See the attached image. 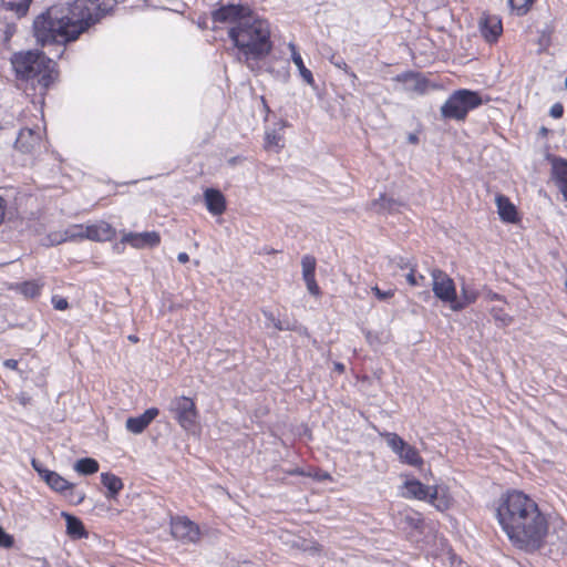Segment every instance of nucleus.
Masks as SVG:
<instances>
[{
    "label": "nucleus",
    "mask_w": 567,
    "mask_h": 567,
    "mask_svg": "<svg viewBox=\"0 0 567 567\" xmlns=\"http://www.w3.org/2000/svg\"><path fill=\"white\" fill-rule=\"evenodd\" d=\"M496 518L515 548L533 554L546 545L549 534L548 516L523 491L511 489L498 498Z\"/></svg>",
    "instance_id": "obj_1"
},
{
    "label": "nucleus",
    "mask_w": 567,
    "mask_h": 567,
    "mask_svg": "<svg viewBox=\"0 0 567 567\" xmlns=\"http://www.w3.org/2000/svg\"><path fill=\"white\" fill-rule=\"evenodd\" d=\"M213 20L228 25L227 34L237 50V60L250 70L271 52L270 25L249 6H221L213 12Z\"/></svg>",
    "instance_id": "obj_2"
},
{
    "label": "nucleus",
    "mask_w": 567,
    "mask_h": 567,
    "mask_svg": "<svg viewBox=\"0 0 567 567\" xmlns=\"http://www.w3.org/2000/svg\"><path fill=\"white\" fill-rule=\"evenodd\" d=\"M112 7L100 0H74L69 7H51L33 22V33L42 47L76 40Z\"/></svg>",
    "instance_id": "obj_3"
},
{
    "label": "nucleus",
    "mask_w": 567,
    "mask_h": 567,
    "mask_svg": "<svg viewBox=\"0 0 567 567\" xmlns=\"http://www.w3.org/2000/svg\"><path fill=\"white\" fill-rule=\"evenodd\" d=\"M11 64L17 78L37 81L44 90L54 81L55 63L40 51L17 52L11 58Z\"/></svg>",
    "instance_id": "obj_4"
},
{
    "label": "nucleus",
    "mask_w": 567,
    "mask_h": 567,
    "mask_svg": "<svg viewBox=\"0 0 567 567\" xmlns=\"http://www.w3.org/2000/svg\"><path fill=\"white\" fill-rule=\"evenodd\" d=\"M402 488L403 497L427 502L440 512L449 509L453 502L447 488L441 486H429L416 478L406 480Z\"/></svg>",
    "instance_id": "obj_5"
},
{
    "label": "nucleus",
    "mask_w": 567,
    "mask_h": 567,
    "mask_svg": "<svg viewBox=\"0 0 567 567\" xmlns=\"http://www.w3.org/2000/svg\"><path fill=\"white\" fill-rule=\"evenodd\" d=\"M482 104V97L477 92L461 89L454 91L441 106V115L444 118L463 121L467 113Z\"/></svg>",
    "instance_id": "obj_6"
},
{
    "label": "nucleus",
    "mask_w": 567,
    "mask_h": 567,
    "mask_svg": "<svg viewBox=\"0 0 567 567\" xmlns=\"http://www.w3.org/2000/svg\"><path fill=\"white\" fill-rule=\"evenodd\" d=\"M177 423L187 432H194L198 424V411L195 402L187 396H176L168 405Z\"/></svg>",
    "instance_id": "obj_7"
},
{
    "label": "nucleus",
    "mask_w": 567,
    "mask_h": 567,
    "mask_svg": "<svg viewBox=\"0 0 567 567\" xmlns=\"http://www.w3.org/2000/svg\"><path fill=\"white\" fill-rule=\"evenodd\" d=\"M382 437L385 440L386 445L392 450L393 453L398 455L402 463L411 466H421L423 464V460L420 456L417 450L406 443L396 433L385 432L382 434Z\"/></svg>",
    "instance_id": "obj_8"
},
{
    "label": "nucleus",
    "mask_w": 567,
    "mask_h": 567,
    "mask_svg": "<svg viewBox=\"0 0 567 567\" xmlns=\"http://www.w3.org/2000/svg\"><path fill=\"white\" fill-rule=\"evenodd\" d=\"M171 535L183 544H194L199 540L200 530L188 517L175 516L171 518Z\"/></svg>",
    "instance_id": "obj_9"
},
{
    "label": "nucleus",
    "mask_w": 567,
    "mask_h": 567,
    "mask_svg": "<svg viewBox=\"0 0 567 567\" xmlns=\"http://www.w3.org/2000/svg\"><path fill=\"white\" fill-rule=\"evenodd\" d=\"M431 277L434 296L441 301L450 303L452 308V303L455 301L456 297V288L453 279L437 268L431 271Z\"/></svg>",
    "instance_id": "obj_10"
},
{
    "label": "nucleus",
    "mask_w": 567,
    "mask_h": 567,
    "mask_svg": "<svg viewBox=\"0 0 567 567\" xmlns=\"http://www.w3.org/2000/svg\"><path fill=\"white\" fill-rule=\"evenodd\" d=\"M161 236L157 231H143V233H125L120 243L115 244L114 248L117 251L123 250L124 245H130L135 249H146L158 246Z\"/></svg>",
    "instance_id": "obj_11"
},
{
    "label": "nucleus",
    "mask_w": 567,
    "mask_h": 567,
    "mask_svg": "<svg viewBox=\"0 0 567 567\" xmlns=\"http://www.w3.org/2000/svg\"><path fill=\"white\" fill-rule=\"evenodd\" d=\"M42 146V130L22 128L16 140V148L22 153L33 154Z\"/></svg>",
    "instance_id": "obj_12"
},
{
    "label": "nucleus",
    "mask_w": 567,
    "mask_h": 567,
    "mask_svg": "<svg viewBox=\"0 0 567 567\" xmlns=\"http://www.w3.org/2000/svg\"><path fill=\"white\" fill-rule=\"evenodd\" d=\"M43 481L55 492L66 493L65 495L73 503H81L84 499V494L74 491V485L68 482L56 472L50 471L45 473Z\"/></svg>",
    "instance_id": "obj_13"
},
{
    "label": "nucleus",
    "mask_w": 567,
    "mask_h": 567,
    "mask_svg": "<svg viewBox=\"0 0 567 567\" xmlns=\"http://www.w3.org/2000/svg\"><path fill=\"white\" fill-rule=\"evenodd\" d=\"M395 81L401 84L400 90L408 93L423 94L427 89V81L413 72L400 74Z\"/></svg>",
    "instance_id": "obj_14"
},
{
    "label": "nucleus",
    "mask_w": 567,
    "mask_h": 567,
    "mask_svg": "<svg viewBox=\"0 0 567 567\" xmlns=\"http://www.w3.org/2000/svg\"><path fill=\"white\" fill-rule=\"evenodd\" d=\"M480 30L486 41L494 42L502 34V21L497 16L485 14L480 20Z\"/></svg>",
    "instance_id": "obj_15"
},
{
    "label": "nucleus",
    "mask_w": 567,
    "mask_h": 567,
    "mask_svg": "<svg viewBox=\"0 0 567 567\" xmlns=\"http://www.w3.org/2000/svg\"><path fill=\"white\" fill-rule=\"evenodd\" d=\"M86 239L94 240V241H107L111 240L115 234L116 230L106 221H97L92 225H86Z\"/></svg>",
    "instance_id": "obj_16"
},
{
    "label": "nucleus",
    "mask_w": 567,
    "mask_h": 567,
    "mask_svg": "<svg viewBox=\"0 0 567 567\" xmlns=\"http://www.w3.org/2000/svg\"><path fill=\"white\" fill-rule=\"evenodd\" d=\"M158 413V409L151 408L136 417H128L126 420V429L134 434H140L150 425Z\"/></svg>",
    "instance_id": "obj_17"
},
{
    "label": "nucleus",
    "mask_w": 567,
    "mask_h": 567,
    "mask_svg": "<svg viewBox=\"0 0 567 567\" xmlns=\"http://www.w3.org/2000/svg\"><path fill=\"white\" fill-rule=\"evenodd\" d=\"M551 175L565 200L567 202V161L559 157H553Z\"/></svg>",
    "instance_id": "obj_18"
},
{
    "label": "nucleus",
    "mask_w": 567,
    "mask_h": 567,
    "mask_svg": "<svg viewBox=\"0 0 567 567\" xmlns=\"http://www.w3.org/2000/svg\"><path fill=\"white\" fill-rule=\"evenodd\" d=\"M206 207L213 215H221L226 209L224 195L214 188H207L204 193Z\"/></svg>",
    "instance_id": "obj_19"
},
{
    "label": "nucleus",
    "mask_w": 567,
    "mask_h": 567,
    "mask_svg": "<svg viewBox=\"0 0 567 567\" xmlns=\"http://www.w3.org/2000/svg\"><path fill=\"white\" fill-rule=\"evenodd\" d=\"M478 298V291L473 287L463 284L461 287V297H455V301L452 303L453 311H460L471 303L475 302Z\"/></svg>",
    "instance_id": "obj_20"
},
{
    "label": "nucleus",
    "mask_w": 567,
    "mask_h": 567,
    "mask_svg": "<svg viewBox=\"0 0 567 567\" xmlns=\"http://www.w3.org/2000/svg\"><path fill=\"white\" fill-rule=\"evenodd\" d=\"M496 205L499 218L505 223H515L517 217L516 207L503 195L496 196Z\"/></svg>",
    "instance_id": "obj_21"
},
{
    "label": "nucleus",
    "mask_w": 567,
    "mask_h": 567,
    "mask_svg": "<svg viewBox=\"0 0 567 567\" xmlns=\"http://www.w3.org/2000/svg\"><path fill=\"white\" fill-rule=\"evenodd\" d=\"M288 48H289L290 53H291V60L295 63V65L297 66L300 76L303 79L305 82H307L308 84L312 85L313 82H315L313 75H312L311 71L306 68V65L303 63V60H302L300 53L297 50L296 44L290 42L288 44Z\"/></svg>",
    "instance_id": "obj_22"
},
{
    "label": "nucleus",
    "mask_w": 567,
    "mask_h": 567,
    "mask_svg": "<svg viewBox=\"0 0 567 567\" xmlns=\"http://www.w3.org/2000/svg\"><path fill=\"white\" fill-rule=\"evenodd\" d=\"M101 482L107 488L106 497L113 498L123 488V482L120 477L112 473H102Z\"/></svg>",
    "instance_id": "obj_23"
},
{
    "label": "nucleus",
    "mask_w": 567,
    "mask_h": 567,
    "mask_svg": "<svg viewBox=\"0 0 567 567\" xmlns=\"http://www.w3.org/2000/svg\"><path fill=\"white\" fill-rule=\"evenodd\" d=\"M62 516L65 518L66 533L69 536L73 538H82L85 536L84 526L79 518L65 512L62 513Z\"/></svg>",
    "instance_id": "obj_24"
},
{
    "label": "nucleus",
    "mask_w": 567,
    "mask_h": 567,
    "mask_svg": "<svg viewBox=\"0 0 567 567\" xmlns=\"http://www.w3.org/2000/svg\"><path fill=\"white\" fill-rule=\"evenodd\" d=\"M74 470L83 475H91L99 471V463L91 457H84L74 464Z\"/></svg>",
    "instance_id": "obj_25"
},
{
    "label": "nucleus",
    "mask_w": 567,
    "mask_h": 567,
    "mask_svg": "<svg viewBox=\"0 0 567 567\" xmlns=\"http://www.w3.org/2000/svg\"><path fill=\"white\" fill-rule=\"evenodd\" d=\"M86 229L83 225H73L65 229L64 237L61 239L62 241L71 240H81L86 239Z\"/></svg>",
    "instance_id": "obj_26"
},
{
    "label": "nucleus",
    "mask_w": 567,
    "mask_h": 567,
    "mask_svg": "<svg viewBox=\"0 0 567 567\" xmlns=\"http://www.w3.org/2000/svg\"><path fill=\"white\" fill-rule=\"evenodd\" d=\"M316 258L311 255H305L301 259L302 267V278L307 279L310 277H315L316 271Z\"/></svg>",
    "instance_id": "obj_27"
},
{
    "label": "nucleus",
    "mask_w": 567,
    "mask_h": 567,
    "mask_svg": "<svg viewBox=\"0 0 567 567\" xmlns=\"http://www.w3.org/2000/svg\"><path fill=\"white\" fill-rule=\"evenodd\" d=\"M282 141H284L282 135L277 133L276 131L266 132V136H265L266 148H268V150L275 148L278 151L284 146Z\"/></svg>",
    "instance_id": "obj_28"
},
{
    "label": "nucleus",
    "mask_w": 567,
    "mask_h": 567,
    "mask_svg": "<svg viewBox=\"0 0 567 567\" xmlns=\"http://www.w3.org/2000/svg\"><path fill=\"white\" fill-rule=\"evenodd\" d=\"M31 0H19V1H11L7 3V8L11 11H14L17 16L23 17L29 11Z\"/></svg>",
    "instance_id": "obj_29"
},
{
    "label": "nucleus",
    "mask_w": 567,
    "mask_h": 567,
    "mask_svg": "<svg viewBox=\"0 0 567 567\" xmlns=\"http://www.w3.org/2000/svg\"><path fill=\"white\" fill-rule=\"evenodd\" d=\"M40 285L35 281H27L19 286V290L25 297L33 298L40 293Z\"/></svg>",
    "instance_id": "obj_30"
},
{
    "label": "nucleus",
    "mask_w": 567,
    "mask_h": 567,
    "mask_svg": "<svg viewBox=\"0 0 567 567\" xmlns=\"http://www.w3.org/2000/svg\"><path fill=\"white\" fill-rule=\"evenodd\" d=\"M534 0H508L512 10L516 11L518 16L527 13Z\"/></svg>",
    "instance_id": "obj_31"
},
{
    "label": "nucleus",
    "mask_w": 567,
    "mask_h": 567,
    "mask_svg": "<svg viewBox=\"0 0 567 567\" xmlns=\"http://www.w3.org/2000/svg\"><path fill=\"white\" fill-rule=\"evenodd\" d=\"M492 316L502 327L509 326L513 322V318L505 313L502 309H493Z\"/></svg>",
    "instance_id": "obj_32"
},
{
    "label": "nucleus",
    "mask_w": 567,
    "mask_h": 567,
    "mask_svg": "<svg viewBox=\"0 0 567 567\" xmlns=\"http://www.w3.org/2000/svg\"><path fill=\"white\" fill-rule=\"evenodd\" d=\"M406 281L413 287L424 286L425 277L423 275H416L414 268L410 267V271L406 275Z\"/></svg>",
    "instance_id": "obj_33"
},
{
    "label": "nucleus",
    "mask_w": 567,
    "mask_h": 567,
    "mask_svg": "<svg viewBox=\"0 0 567 567\" xmlns=\"http://www.w3.org/2000/svg\"><path fill=\"white\" fill-rule=\"evenodd\" d=\"M262 313L266 317V319L269 322V324H272V327L275 329L280 330V331L289 329L288 326H284V323L279 319L275 318L272 312L264 310Z\"/></svg>",
    "instance_id": "obj_34"
},
{
    "label": "nucleus",
    "mask_w": 567,
    "mask_h": 567,
    "mask_svg": "<svg viewBox=\"0 0 567 567\" xmlns=\"http://www.w3.org/2000/svg\"><path fill=\"white\" fill-rule=\"evenodd\" d=\"M13 537L0 526V547L11 548L13 546Z\"/></svg>",
    "instance_id": "obj_35"
},
{
    "label": "nucleus",
    "mask_w": 567,
    "mask_h": 567,
    "mask_svg": "<svg viewBox=\"0 0 567 567\" xmlns=\"http://www.w3.org/2000/svg\"><path fill=\"white\" fill-rule=\"evenodd\" d=\"M372 292L379 300H386L394 296V290L389 289L383 291L378 286L372 287Z\"/></svg>",
    "instance_id": "obj_36"
},
{
    "label": "nucleus",
    "mask_w": 567,
    "mask_h": 567,
    "mask_svg": "<svg viewBox=\"0 0 567 567\" xmlns=\"http://www.w3.org/2000/svg\"><path fill=\"white\" fill-rule=\"evenodd\" d=\"M305 282H306V286H307V289L308 291L313 295V296H318L320 295V288L316 281V278L315 277H310V278H307V279H303Z\"/></svg>",
    "instance_id": "obj_37"
},
{
    "label": "nucleus",
    "mask_w": 567,
    "mask_h": 567,
    "mask_svg": "<svg viewBox=\"0 0 567 567\" xmlns=\"http://www.w3.org/2000/svg\"><path fill=\"white\" fill-rule=\"evenodd\" d=\"M563 113H564V107L561 104L559 103H556L554 104L551 107H550V111H549V114L554 117V118H559L563 116Z\"/></svg>",
    "instance_id": "obj_38"
},
{
    "label": "nucleus",
    "mask_w": 567,
    "mask_h": 567,
    "mask_svg": "<svg viewBox=\"0 0 567 567\" xmlns=\"http://www.w3.org/2000/svg\"><path fill=\"white\" fill-rule=\"evenodd\" d=\"M32 466L42 480L45 477V473L50 472V470L44 468L37 460H32Z\"/></svg>",
    "instance_id": "obj_39"
},
{
    "label": "nucleus",
    "mask_w": 567,
    "mask_h": 567,
    "mask_svg": "<svg viewBox=\"0 0 567 567\" xmlns=\"http://www.w3.org/2000/svg\"><path fill=\"white\" fill-rule=\"evenodd\" d=\"M54 308L58 310H64L68 308V301L63 298H53Z\"/></svg>",
    "instance_id": "obj_40"
},
{
    "label": "nucleus",
    "mask_w": 567,
    "mask_h": 567,
    "mask_svg": "<svg viewBox=\"0 0 567 567\" xmlns=\"http://www.w3.org/2000/svg\"><path fill=\"white\" fill-rule=\"evenodd\" d=\"M3 365L6 368H8V369L17 370L18 369V361L14 360V359H7V360H4Z\"/></svg>",
    "instance_id": "obj_41"
},
{
    "label": "nucleus",
    "mask_w": 567,
    "mask_h": 567,
    "mask_svg": "<svg viewBox=\"0 0 567 567\" xmlns=\"http://www.w3.org/2000/svg\"><path fill=\"white\" fill-rule=\"evenodd\" d=\"M4 210H6V202H4V199L2 197H0V224L3 220Z\"/></svg>",
    "instance_id": "obj_42"
},
{
    "label": "nucleus",
    "mask_w": 567,
    "mask_h": 567,
    "mask_svg": "<svg viewBox=\"0 0 567 567\" xmlns=\"http://www.w3.org/2000/svg\"><path fill=\"white\" fill-rule=\"evenodd\" d=\"M177 260L181 262V264H186L188 260H189V256L186 254V252H179L177 255Z\"/></svg>",
    "instance_id": "obj_43"
},
{
    "label": "nucleus",
    "mask_w": 567,
    "mask_h": 567,
    "mask_svg": "<svg viewBox=\"0 0 567 567\" xmlns=\"http://www.w3.org/2000/svg\"><path fill=\"white\" fill-rule=\"evenodd\" d=\"M408 520L415 528H417L420 526V524L422 523V518L421 517L408 518Z\"/></svg>",
    "instance_id": "obj_44"
},
{
    "label": "nucleus",
    "mask_w": 567,
    "mask_h": 567,
    "mask_svg": "<svg viewBox=\"0 0 567 567\" xmlns=\"http://www.w3.org/2000/svg\"><path fill=\"white\" fill-rule=\"evenodd\" d=\"M334 65L339 69H342L344 70L346 72L348 71V64L343 61V60H338L336 62H333Z\"/></svg>",
    "instance_id": "obj_45"
},
{
    "label": "nucleus",
    "mask_w": 567,
    "mask_h": 567,
    "mask_svg": "<svg viewBox=\"0 0 567 567\" xmlns=\"http://www.w3.org/2000/svg\"><path fill=\"white\" fill-rule=\"evenodd\" d=\"M400 268H408L410 267L409 262H404V260L401 258L400 262L398 264Z\"/></svg>",
    "instance_id": "obj_46"
},
{
    "label": "nucleus",
    "mask_w": 567,
    "mask_h": 567,
    "mask_svg": "<svg viewBox=\"0 0 567 567\" xmlns=\"http://www.w3.org/2000/svg\"><path fill=\"white\" fill-rule=\"evenodd\" d=\"M334 368L336 370H338L339 372H343L344 371V365L342 363H336L334 364Z\"/></svg>",
    "instance_id": "obj_47"
},
{
    "label": "nucleus",
    "mask_w": 567,
    "mask_h": 567,
    "mask_svg": "<svg viewBox=\"0 0 567 567\" xmlns=\"http://www.w3.org/2000/svg\"><path fill=\"white\" fill-rule=\"evenodd\" d=\"M409 142H410V143H416V142H417V136H416V135H414V134H410V135H409Z\"/></svg>",
    "instance_id": "obj_48"
},
{
    "label": "nucleus",
    "mask_w": 567,
    "mask_h": 567,
    "mask_svg": "<svg viewBox=\"0 0 567 567\" xmlns=\"http://www.w3.org/2000/svg\"><path fill=\"white\" fill-rule=\"evenodd\" d=\"M318 478H319V480H330L331 477H330V474H328V473H322V474H320V475L318 476Z\"/></svg>",
    "instance_id": "obj_49"
},
{
    "label": "nucleus",
    "mask_w": 567,
    "mask_h": 567,
    "mask_svg": "<svg viewBox=\"0 0 567 567\" xmlns=\"http://www.w3.org/2000/svg\"><path fill=\"white\" fill-rule=\"evenodd\" d=\"M305 550H315V551H320V546L319 545H315L310 548H305Z\"/></svg>",
    "instance_id": "obj_50"
},
{
    "label": "nucleus",
    "mask_w": 567,
    "mask_h": 567,
    "mask_svg": "<svg viewBox=\"0 0 567 567\" xmlns=\"http://www.w3.org/2000/svg\"><path fill=\"white\" fill-rule=\"evenodd\" d=\"M563 532V538L567 540V527L561 529Z\"/></svg>",
    "instance_id": "obj_51"
},
{
    "label": "nucleus",
    "mask_w": 567,
    "mask_h": 567,
    "mask_svg": "<svg viewBox=\"0 0 567 567\" xmlns=\"http://www.w3.org/2000/svg\"><path fill=\"white\" fill-rule=\"evenodd\" d=\"M128 339L132 341V342H137V337L135 336H130Z\"/></svg>",
    "instance_id": "obj_52"
},
{
    "label": "nucleus",
    "mask_w": 567,
    "mask_h": 567,
    "mask_svg": "<svg viewBox=\"0 0 567 567\" xmlns=\"http://www.w3.org/2000/svg\"><path fill=\"white\" fill-rule=\"evenodd\" d=\"M41 567H50V564L45 559H43Z\"/></svg>",
    "instance_id": "obj_53"
},
{
    "label": "nucleus",
    "mask_w": 567,
    "mask_h": 567,
    "mask_svg": "<svg viewBox=\"0 0 567 567\" xmlns=\"http://www.w3.org/2000/svg\"><path fill=\"white\" fill-rule=\"evenodd\" d=\"M493 298H494V299H498L499 297H498V295H497V293H494V295H493Z\"/></svg>",
    "instance_id": "obj_54"
},
{
    "label": "nucleus",
    "mask_w": 567,
    "mask_h": 567,
    "mask_svg": "<svg viewBox=\"0 0 567 567\" xmlns=\"http://www.w3.org/2000/svg\"><path fill=\"white\" fill-rule=\"evenodd\" d=\"M565 292L567 293V280L565 281Z\"/></svg>",
    "instance_id": "obj_55"
},
{
    "label": "nucleus",
    "mask_w": 567,
    "mask_h": 567,
    "mask_svg": "<svg viewBox=\"0 0 567 567\" xmlns=\"http://www.w3.org/2000/svg\"><path fill=\"white\" fill-rule=\"evenodd\" d=\"M565 86H566V89H567V76H566V80H565Z\"/></svg>",
    "instance_id": "obj_56"
}]
</instances>
